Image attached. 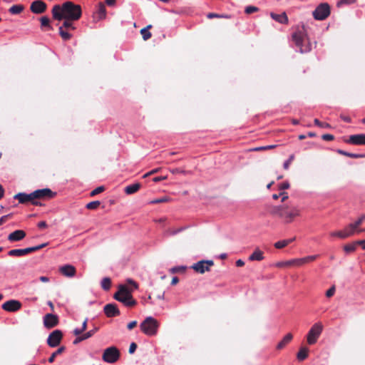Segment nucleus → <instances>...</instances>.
<instances>
[{
    "instance_id": "1",
    "label": "nucleus",
    "mask_w": 365,
    "mask_h": 365,
    "mask_svg": "<svg viewBox=\"0 0 365 365\" xmlns=\"http://www.w3.org/2000/svg\"><path fill=\"white\" fill-rule=\"evenodd\" d=\"M51 12L53 18L58 21L63 19L78 20L82 15L81 6L70 1L63 3L61 5H54Z\"/></svg>"
},
{
    "instance_id": "2",
    "label": "nucleus",
    "mask_w": 365,
    "mask_h": 365,
    "mask_svg": "<svg viewBox=\"0 0 365 365\" xmlns=\"http://www.w3.org/2000/svg\"><path fill=\"white\" fill-rule=\"evenodd\" d=\"M271 212L284 219L286 222H291L295 217L299 215L300 210L297 207L288 209V207L282 205L274 207Z\"/></svg>"
},
{
    "instance_id": "3",
    "label": "nucleus",
    "mask_w": 365,
    "mask_h": 365,
    "mask_svg": "<svg viewBox=\"0 0 365 365\" xmlns=\"http://www.w3.org/2000/svg\"><path fill=\"white\" fill-rule=\"evenodd\" d=\"M292 41L299 48V51L302 53H307L312 49L311 43L309 42L303 31L294 32L292 34Z\"/></svg>"
},
{
    "instance_id": "4",
    "label": "nucleus",
    "mask_w": 365,
    "mask_h": 365,
    "mask_svg": "<svg viewBox=\"0 0 365 365\" xmlns=\"http://www.w3.org/2000/svg\"><path fill=\"white\" fill-rule=\"evenodd\" d=\"M159 324L153 317H147L140 324V330L148 336H154L158 332Z\"/></svg>"
},
{
    "instance_id": "5",
    "label": "nucleus",
    "mask_w": 365,
    "mask_h": 365,
    "mask_svg": "<svg viewBox=\"0 0 365 365\" xmlns=\"http://www.w3.org/2000/svg\"><path fill=\"white\" fill-rule=\"evenodd\" d=\"M323 331V325L321 322L315 323L309 329L307 335V341L309 345L314 344Z\"/></svg>"
},
{
    "instance_id": "6",
    "label": "nucleus",
    "mask_w": 365,
    "mask_h": 365,
    "mask_svg": "<svg viewBox=\"0 0 365 365\" xmlns=\"http://www.w3.org/2000/svg\"><path fill=\"white\" fill-rule=\"evenodd\" d=\"M120 356V353L118 349L112 346L104 350L102 359L106 363L113 364L119 359Z\"/></svg>"
},
{
    "instance_id": "7",
    "label": "nucleus",
    "mask_w": 365,
    "mask_h": 365,
    "mask_svg": "<svg viewBox=\"0 0 365 365\" xmlns=\"http://www.w3.org/2000/svg\"><path fill=\"white\" fill-rule=\"evenodd\" d=\"M330 14V6L327 3L320 4L313 11V16L317 20H324Z\"/></svg>"
},
{
    "instance_id": "8",
    "label": "nucleus",
    "mask_w": 365,
    "mask_h": 365,
    "mask_svg": "<svg viewBox=\"0 0 365 365\" xmlns=\"http://www.w3.org/2000/svg\"><path fill=\"white\" fill-rule=\"evenodd\" d=\"M14 199L18 200L19 203L24 204L31 202L34 205H41V203L35 200L34 192L27 194L26 192H19L14 196Z\"/></svg>"
},
{
    "instance_id": "9",
    "label": "nucleus",
    "mask_w": 365,
    "mask_h": 365,
    "mask_svg": "<svg viewBox=\"0 0 365 365\" xmlns=\"http://www.w3.org/2000/svg\"><path fill=\"white\" fill-rule=\"evenodd\" d=\"M62 337V331L59 329H56L48 335L47 344L51 347H56L60 344Z\"/></svg>"
},
{
    "instance_id": "10",
    "label": "nucleus",
    "mask_w": 365,
    "mask_h": 365,
    "mask_svg": "<svg viewBox=\"0 0 365 365\" xmlns=\"http://www.w3.org/2000/svg\"><path fill=\"white\" fill-rule=\"evenodd\" d=\"M35 200L48 198L51 199L56 195V192H53L49 188L38 189L33 192Z\"/></svg>"
},
{
    "instance_id": "11",
    "label": "nucleus",
    "mask_w": 365,
    "mask_h": 365,
    "mask_svg": "<svg viewBox=\"0 0 365 365\" xmlns=\"http://www.w3.org/2000/svg\"><path fill=\"white\" fill-rule=\"evenodd\" d=\"M1 307L6 312H14L21 309V303L16 299H10L4 302Z\"/></svg>"
},
{
    "instance_id": "12",
    "label": "nucleus",
    "mask_w": 365,
    "mask_h": 365,
    "mask_svg": "<svg viewBox=\"0 0 365 365\" xmlns=\"http://www.w3.org/2000/svg\"><path fill=\"white\" fill-rule=\"evenodd\" d=\"M46 4L42 0H36L31 3L30 10L34 14H40L46 11Z\"/></svg>"
},
{
    "instance_id": "13",
    "label": "nucleus",
    "mask_w": 365,
    "mask_h": 365,
    "mask_svg": "<svg viewBox=\"0 0 365 365\" xmlns=\"http://www.w3.org/2000/svg\"><path fill=\"white\" fill-rule=\"evenodd\" d=\"M58 323L57 315L53 314H47L43 317V324L47 329H51L56 327Z\"/></svg>"
},
{
    "instance_id": "14",
    "label": "nucleus",
    "mask_w": 365,
    "mask_h": 365,
    "mask_svg": "<svg viewBox=\"0 0 365 365\" xmlns=\"http://www.w3.org/2000/svg\"><path fill=\"white\" fill-rule=\"evenodd\" d=\"M114 299L117 301L123 303L126 307H133L136 304V301L130 296H119L118 294H115L113 296Z\"/></svg>"
},
{
    "instance_id": "15",
    "label": "nucleus",
    "mask_w": 365,
    "mask_h": 365,
    "mask_svg": "<svg viewBox=\"0 0 365 365\" xmlns=\"http://www.w3.org/2000/svg\"><path fill=\"white\" fill-rule=\"evenodd\" d=\"M345 142L352 145H365V134L351 135Z\"/></svg>"
},
{
    "instance_id": "16",
    "label": "nucleus",
    "mask_w": 365,
    "mask_h": 365,
    "mask_svg": "<svg viewBox=\"0 0 365 365\" xmlns=\"http://www.w3.org/2000/svg\"><path fill=\"white\" fill-rule=\"evenodd\" d=\"M103 310L108 317H113L120 314V311L115 304H107Z\"/></svg>"
},
{
    "instance_id": "17",
    "label": "nucleus",
    "mask_w": 365,
    "mask_h": 365,
    "mask_svg": "<svg viewBox=\"0 0 365 365\" xmlns=\"http://www.w3.org/2000/svg\"><path fill=\"white\" fill-rule=\"evenodd\" d=\"M26 237V232L21 230H17L10 233L8 240L10 242H18L23 240Z\"/></svg>"
},
{
    "instance_id": "18",
    "label": "nucleus",
    "mask_w": 365,
    "mask_h": 365,
    "mask_svg": "<svg viewBox=\"0 0 365 365\" xmlns=\"http://www.w3.org/2000/svg\"><path fill=\"white\" fill-rule=\"evenodd\" d=\"M60 272L68 277H72L76 274V269L73 265L66 264L59 268Z\"/></svg>"
},
{
    "instance_id": "19",
    "label": "nucleus",
    "mask_w": 365,
    "mask_h": 365,
    "mask_svg": "<svg viewBox=\"0 0 365 365\" xmlns=\"http://www.w3.org/2000/svg\"><path fill=\"white\" fill-rule=\"evenodd\" d=\"M192 268L197 272L198 273H200V274H203L205 273L206 271H209L210 270V268L208 266H207L205 264H204V262H202V260L201 261H199L197 262V263H195L192 266Z\"/></svg>"
},
{
    "instance_id": "20",
    "label": "nucleus",
    "mask_w": 365,
    "mask_h": 365,
    "mask_svg": "<svg viewBox=\"0 0 365 365\" xmlns=\"http://www.w3.org/2000/svg\"><path fill=\"white\" fill-rule=\"evenodd\" d=\"M270 16L272 19L275 20L276 21L280 23V24H287L288 22V18L287 16V14L285 12H283L280 14H277L275 13H271Z\"/></svg>"
},
{
    "instance_id": "21",
    "label": "nucleus",
    "mask_w": 365,
    "mask_h": 365,
    "mask_svg": "<svg viewBox=\"0 0 365 365\" xmlns=\"http://www.w3.org/2000/svg\"><path fill=\"white\" fill-rule=\"evenodd\" d=\"M264 258V253L259 248H256L249 257L250 261H262Z\"/></svg>"
},
{
    "instance_id": "22",
    "label": "nucleus",
    "mask_w": 365,
    "mask_h": 365,
    "mask_svg": "<svg viewBox=\"0 0 365 365\" xmlns=\"http://www.w3.org/2000/svg\"><path fill=\"white\" fill-rule=\"evenodd\" d=\"M133 291V289L129 288L125 284H120L115 294H118L119 296H130Z\"/></svg>"
},
{
    "instance_id": "23",
    "label": "nucleus",
    "mask_w": 365,
    "mask_h": 365,
    "mask_svg": "<svg viewBox=\"0 0 365 365\" xmlns=\"http://www.w3.org/2000/svg\"><path fill=\"white\" fill-rule=\"evenodd\" d=\"M96 15L99 20L103 19L106 16V9L105 5L103 3H99L96 11Z\"/></svg>"
},
{
    "instance_id": "24",
    "label": "nucleus",
    "mask_w": 365,
    "mask_h": 365,
    "mask_svg": "<svg viewBox=\"0 0 365 365\" xmlns=\"http://www.w3.org/2000/svg\"><path fill=\"white\" fill-rule=\"evenodd\" d=\"M336 153H339V154H341V155H343L351 158H365V154H359V153H349V152H346V151L341 150V149L336 150Z\"/></svg>"
},
{
    "instance_id": "25",
    "label": "nucleus",
    "mask_w": 365,
    "mask_h": 365,
    "mask_svg": "<svg viewBox=\"0 0 365 365\" xmlns=\"http://www.w3.org/2000/svg\"><path fill=\"white\" fill-rule=\"evenodd\" d=\"M140 187V183L130 184L125 187V192L131 195L136 192Z\"/></svg>"
},
{
    "instance_id": "26",
    "label": "nucleus",
    "mask_w": 365,
    "mask_h": 365,
    "mask_svg": "<svg viewBox=\"0 0 365 365\" xmlns=\"http://www.w3.org/2000/svg\"><path fill=\"white\" fill-rule=\"evenodd\" d=\"M293 336L291 333H288L284 336V337L282 339L281 341L278 343L277 345V349H282L285 346L286 344H287L292 339Z\"/></svg>"
},
{
    "instance_id": "27",
    "label": "nucleus",
    "mask_w": 365,
    "mask_h": 365,
    "mask_svg": "<svg viewBox=\"0 0 365 365\" xmlns=\"http://www.w3.org/2000/svg\"><path fill=\"white\" fill-rule=\"evenodd\" d=\"M308 351H309V349L307 347H305V346L301 347L297 354V359L299 361H304V359H306L308 356Z\"/></svg>"
},
{
    "instance_id": "28",
    "label": "nucleus",
    "mask_w": 365,
    "mask_h": 365,
    "mask_svg": "<svg viewBox=\"0 0 365 365\" xmlns=\"http://www.w3.org/2000/svg\"><path fill=\"white\" fill-rule=\"evenodd\" d=\"M24 9V6L21 4H15L9 9V13L14 15L19 14Z\"/></svg>"
},
{
    "instance_id": "29",
    "label": "nucleus",
    "mask_w": 365,
    "mask_h": 365,
    "mask_svg": "<svg viewBox=\"0 0 365 365\" xmlns=\"http://www.w3.org/2000/svg\"><path fill=\"white\" fill-rule=\"evenodd\" d=\"M318 255H310L303 258L297 259V266H300L303 264L308 263L309 262L314 261L317 258Z\"/></svg>"
},
{
    "instance_id": "30",
    "label": "nucleus",
    "mask_w": 365,
    "mask_h": 365,
    "mask_svg": "<svg viewBox=\"0 0 365 365\" xmlns=\"http://www.w3.org/2000/svg\"><path fill=\"white\" fill-rule=\"evenodd\" d=\"M8 255L9 256H12V257H21L23 255H25L26 252H25L24 249H14V250H11L8 252Z\"/></svg>"
},
{
    "instance_id": "31",
    "label": "nucleus",
    "mask_w": 365,
    "mask_h": 365,
    "mask_svg": "<svg viewBox=\"0 0 365 365\" xmlns=\"http://www.w3.org/2000/svg\"><path fill=\"white\" fill-rule=\"evenodd\" d=\"M297 259H294L285 262H278L276 263V266L278 267H282L283 266H290V265H297Z\"/></svg>"
},
{
    "instance_id": "32",
    "label": "nucleus",
    "mask_w": 365,
    "mask_h": 365,
    "mask_svg": "<svg viewBox=\"0 0 365 365\" xmlns=\"http://www.w3.org/2000/svg\"><path fill=\"white\" fill-rule=\"evenodd\" d=\"M66 348L65 346H61L59 347L56 351H54L51 356L48 358V361L49 363H53L55 360V358L57 355L61 354L65 351Z\"/></svg>"
},
{
    "instance_id": "33",
    "label": "nucleus",
    "mask_w": 365,
    "mask_h": 365,
    "mask_svg": "<svg viewBox=\"0 0 365 365\" xmlns=\"http://www.w3.org/2000/svg\"><path fill=\"white\" fill-rule=\"evenodd\" d=\"M64 19V21L63 23V25L61 26H63V29H69V30H75L76 29V27L74 26L73 24L72 23V21H74L75 20H70L68 19Z\"/></svg>"
},
{
    "instance_id": "34",
    "label": "nucleus",
    "mask_w": 365,
    "mask_h": 365,
    "mask_svg": "<svg viewBox=\"0 0 365 365\" xmlns=\"http://www.w3.org/2000/svg\"><path fill=\"white\" fill-rule=\"evenodd\" d=\"M152 27L151 25H148L147 27L141 29L140 33L143 36V40L146 41L151 37V33L148 31V29Z\"/></svg>"
},
{
    "instance_id": "35",
    "label": "nucleus",
    "mask_w": 365,
    "mask_h": 365,
    "mask_svg": "<svg viewBox=\"0 0 365 365\" xmlns=\"http://www.w3.org/2000/svg\"><path fill=\"white\" fill-rule=\"evenodd\" d=\"M58 30H59V35L64 41H68L71 38L72 35L71 34H69L68 31H65L63 29V26H60Z\"/></svg>"
},
{
    "instance_id": "36",
    "label": "nucleus",
    "mask_w": 365,
    "mask_h": 365,
    "mask_svg": "<svg viewBox=\"0 0 365 365\" xmlns=\"http://www.w3.org/2000/svg\"><path fill=\"white\" fill-rule=\"evenodd\" d=\"M365 220V214L362 215L355 222L350 223L349 227L353 228H358Z\"/></svg>"
},
{
    "instance_id": "37",
    "label": "nucleus",
    "mask_w": 365,
    "mask_h": 365,
    "mask_svg": "<svg viewBox=\"0 0 365 365\" xmlns=\"http://www.w3.org/2000/svg\"><path fill=\"white\" fill-rule=\"evenodd\" d=\"M101 287L104 290H108L111 285V280L108 277H104L101 281Z\"/></svg>"
},
{
    "instance_id": "38",
    "label": "nucleus",
    "mask_w": 365,
    "mask_h": 365,
    "mask_svg": "<svg viewBox=\"0 0 365 365\" xmlns=\"http://www.w3.org/2000/svg\"><path fill=\"white\" fill-rule=\"evenodd\" d=\"M40 21H41V26L42 27H46L48 29H52V27L50 25V19H48V17H47L46 16H42L40 19Z\"/></svg>"
},
{
    "instance_id": "39",
    "label": "nucleus",
    "mask_w": 365,
    "mask_h": 365,
    "mask_svg": "<svg viewBox=\"0 0 365 365\" xmlns=\"http://www.w3.org/2000/svg\"><path fill=\"white\" fill-rule=\"evenodd\" d=\"M314 125L322 128H330L331 125L327 123L321 122L319 119L315 118L314 120Z\"/></svg>"
},
{
    "instance_id": "40",
    "label": "nucleus",
    "mask_w": 365,
    "mask_h": 365,
    "mask_svg": "<svg viewBox=\"0 0 365 365\" xmlns=\"http://www.w3.org/2000/svg\"><path fill=\"white\" fill-rule=\"evenodd\" d=\"M100 204H101V202L98 200L92 201V202H88L86 205V207L89 210H94V209H96L100 205Z\"/></svg>"
},
{
    "instance_id": "41",
    "label": "nucleus",
    "mask_w": 365,
    "mask_h": 365,
    "mask_svg": "<svg viewBox=\"0 0 365 365\" xmlns=\"http://www.w3.org/2000/svg\"><path fill=\"white\" fill-rule=\"evenodd\" d=\"M351 232H345V230L343 231H337V237L341 239H344L346 237H349L351 236Z\"/></svg>"
},
{
    "instance_id": "42",
    "label": "nucleus",
    "mask_w": 365,
    "mask_h": 365,
    "mask_svg": "<svg viewBox=\"0 0 365 365\" xmlns=\"http://www.w3.org/2000/svg\"><path fill=\"white\" fill-rule=\"evenodd\" d=\"M186 269V267H184V266H175V267H173L170 269V272L174 274V273H177V272H184Z\"/></svg>"
},
{
    "instance_id": "43",
    "label": "nucleus",
    "mask_w": 365,
    "mask_h": 365,
    "mask_svg": "<svg viewBox=\"0 0 365 365\" xmlns=\"http://www.w3.org/2000/svg\"><path fill=\"white\" fill-rule=\"evenodd\" d=\"M356 244H357L356 242L354 243V244H349V245H346L344 247V250L346 252H354L356 249Z\"/></svg>"
},
{
    "instance_id": "44",
    "label": "nucleus",
    "mask_w": 365,
    "mask_h": 365,
    "mask_svg": "<svg viewBox=\"0 0 365 365\" xmlns=\"http://www.w3.org/2000/svg\"><path fill=\"white\" fill-rule=\"evenodd\" d=\"M345 232H351V235H353L356 232H364L365 230L364 229H358V228H353L351 229L350 227H349V225H347V227H346V228L344 229Z\"/></svg>"
},
{
    "instance_id": "45",
    "label": "nucleus",
    "mask_w": 365,
    "mask_h": 365,
    "mask_svg": "<svg viewBox=\"0 0 365 365\" xmlns=\"http://www.w3.org/2000/svg\"><path fill=\"white\" fill-rule=\"evenodd\" d=\"M259 10V9L256 6H248L245 8V13L247 14H252L255 11H257Z\"/></svg>"
},
{
    "instance_id": "46",
    "label": "nucleus",
    "mask_w": 365,
    "mask_h": 365,
    "mask_svg": "<svg viewBox=\"0 0 365 365\" xmlns=\"http://www.w3.org/2000/svg\"><path fill=\"white\" fill-rule=\"evenodd\" d=\"M287 245V242H285V240H280L274 243V247L277 249H282Z\"/></svg>"
},
{
    "instance_id": "47",
    "label": "nucleus",
    "mask_w": 365,
    "mask_h": 365,
    "mask_svg": "<svg viewBox=\"0 0 365 365\" xmlns=\"http://www.w3.org/2000/svg\"><path fill=\"white\" fill-rule=\"evenodd\" d=\"M97 330H98V328H94L93 329L90 330V331L86 332L85 334H83V338L85 339V340L91 337L96 333V331Z\"/></svg>"
},
{
    "instance_id": "48",
    "label": "nucleus",
    "mask_w": 365,
    "mask_h": 365,
    "mask_svg": "<svg viewBox=\"0 0 365 365\" xmlns=\"http://www.w3.org/2000/svg\"><path fill=\"white\" fill-rule=\"evenodd\" d=\"M207 17L208 19H213V18H228L227 15H220L216 13H209L207 15Z\"/></svg>"
},
{
    "instance_id": "49",
    "label": "nucleus",
    "mask_w": 365,
    "mask_h": 365,
    "mask_svg": "<svg viewBox=\"0 0 365 365\" xmlns=\"http://www.w3.org/2000/svg\"><path fill=\"white\" fill-rule=\"evenodd\" d=\"M104 190H105V188L103 186H99L91 191V195L94 196L96 195H98V194L102 192Z\"/></svg>"
},
{
    "instance_id": "50",
    "label": "nucleus",
    "mask_w": 365,
    "mask_h": 365,
    "mask_svg": "<svg viewBox=\"0 0 365 365\" xmlns=\"http://www.w3.org/2000/svg\"><path fill=\"white\" fill-rule=\"evenodd\" d=\"M168 200V198L167 197H163L160 198H157L155 200H153L150 202L151 204H158L162 202H165Z\"/></svg>"
},
{
    "instance_id": "51",
    "label": "nucleus",
    "mask_w": 365,
    "mask_h": 365,
    "mask_svg": "<svg viewBox=\"0 0 365 365\" xmlns=\"http://www.w3.org/2000/svg\"><path fill=\"white\" fill-rule=\"evenodd\" d=\"M356 0H339L337 3V6H340L343 4H351L356 2Z\"/></svg>"
},
{
    "instance_id": "52",
    "label": "nucleus",
    "mask_w": 365,
    "mask_h": 365,
    "mask_svg": "<svg viewBox=\"0 0 365 365\" xmlns=\"http://www.w3.org/2000/svg\"><path fill=\"white\" fill-rule=\"evenodd\" d=\"M293 159H294V155H290V156H289V159H288V160H287L284 163V164H283V167H284V169H286V170H287V169H288V168H289V165H290L291 162L293 160Z\"/></svg>"
},
{
    "instance_id": "53",
    "label": "nucleus",
    "mask_w": 365,
    "mask_h": 365,
    "mask_svg": "<svg viewBox=\"0 0 365 365\" xmlns=\"http://www.w3.org/2000/svg\"><path fill=\"white\" fill-rule=\"evenodd\" d=\"M335 287L334 286H332L331 287H330L327 292H326V296L327 297H332L334 293H335Z\"/></svg>"
},
{
    "instance_id": "54",
    "label": "nucleus",
    "mask_w": 365,
    "mask_h": 365,
    "mask_svg": "<svg viewBox=\"0 0 365 365\" xmlns=\"http://www.w3.org/2000/svg\"><path fill=\"white\" fill-rule=\"evenodd\" d=\"M289 187V182L287 181H285L282 183H281L279 185V190L282 191L284 190H287Z\"/></svg>"
},
{
    "instance_id": "55",
    "label": "nucleus",
    "mask_w": 365,
    "mask_h": 365,
    "mask_svg": "<svg viewBox=\"0 0 365 365\" xmlns=\"http://www.w3.org/2000/svg\"><path fill=\"white\" fill-rule=\"evenodd\" d=\"M322 138L324 140L330 141V140H334V137L331 134H324V135H322Z\"/></svg>"
},
{
    "instance_id": "56",
    "label": "nucleus",
    "mask_w": 365,
    "mask_h": 365,
    "mask_svg": "<svg viewBox=\"0 0 365 365\" xmlns=\"http://www.w3.org/2000/svg\"><path fill=\"white\" fill-rule=\"evenodd\" d=\"M126 282L128 284H130L133 287L131 289H133V290L136 289L138 288L137 283L132 279H128Z\"/></svg>"
},
{
    "instance_id": "57",
    "label": "nucleus",
    "mask_w": 365,
    "mask_h": 365,
    "mask_svg": "<svg viewBox=\"0 0 365 365\" xmlns=\"http://www.w3.org/2000/svg\"><path fill=\"white\" fill-rule=\"evenodd\" d=\"M137 349V344L135 342H132L129 347V354H133Z\"/></svg>"
},
{
    "instance_id": "58",
    "label": "nucleus",
    "mask_w": 365,
    "mask_h": 365,
    "mask_svg": "<svg viewBox=\"0 0 365 365\" xmlns=\"http://www.w3.org/2000/svg\"><path fill=\"white\" fill-rule=\"evenodd\" d=\"M24 250H25L26 255H27V254H29L30 252H32L37 251L36 248V246L25 248Z\"/></svg>"
},
{
    "instance_id": "59",
    "label": "nucleus",
    "mask_w": 365,
    "mask_h": 365,
    "mask_svg": "<svg viewBox=\"0 0 365 365\" xmlns=\"http://www.w3.org/2000/svg\"><path fill=\"white\" fill-rule=\"evenodd\" d=\"M279 195L282 197V202H284L288 198V195L287 192H281L279 193Z\"/></svg>"
},
{
    "instance_id": "60",
    "label": "nucleus",
    "mask_w": 365,
    "mask_h": 365,
    "mask_svg": "<svg viewBox=\"0 0 365 365\" xmlns=\"http://www.w3.org/2000/svg\"><path fill=\"white\" fill-rule=\"evenodd\" d=\"M37 226L39 229H43L47 227V224L45 221H41L38 223Z\"/></svg>"
},
{
    "instance_id": "61",
    "label": "nucleus",
    "mask_w": 365,
    "mask_h": 365,
    "mask_svg": "<svg viewBox=\"0 0 365 365\" xmlns=\"http://www.w3.org/2000/svg\"><path fill=\"white\" fill-rule=\"evenodd\" d=\"M137 325V322L136 321H132L130 322V323L128 324V329H132L133 328H134L135 326Z\"/></svg>"
},
{
    "instance_id": "62",
    "label": "nucleus",
    "mask_w": 365,
    "mask_h": 365,
    "mask_svg": "<svg viewBox=\"0 0 365 365\" xmlns=\"http://www.w3.org/2000/svg\"><path fill=\"white\" fill-rule=\"evenodd\" d=\"M83 340H85V339L83 338V335L80 336H78V337H77L76 339H74L73 344H77L78 343H79V342H81V341H82Z\"/></svg>"
},
{
    "instance_id": "63",
    "label": "nucleus",
    "mask_w": 365,
    "mask_h": 365,
    "mask_svg": "<svg viewBox=\"0 0 365 365\" xmlns=\"http://www.w3.org/2000/svg\"><path fill=\"white\" fill-rule=\"evenodd\" d=\"M341 118L344 121V122H346V123H351V119L349 116H346V115H341Z\"/></svg>"
},
{
    "instance_id": "64",
    "label": "nucleus",
    "mask_w": 365,
    "mask_h": 365,
    "mask_svg": "<svg viewBox=\"0 0 365 365\" xmlns=\"http://www.w3.org/2000/svg\"><path fill=\"white\" fill-rule=\"evenodd\" d=\"M83 331H81V328H76V329L73 330V334H74V335H76V336H78V335H80Z\"/></svg>"
}]
</instances>
